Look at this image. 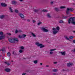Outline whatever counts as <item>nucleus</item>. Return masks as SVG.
<instances>
[{
  "instance_id": "obj_1",
  "label": "nucleus",
  "mask_w": 75,
  "mask_h": 75,
  "mask_svg": "<svg viewBox=\"0 0 75 75\" xmlns=\"http://www.w3.org/2000/svg\"><path fill=\"white\" fill-rule=\"evenodd\" d=\"M75 18H71L68 21V23L70 24V23H72L73 24L75 25Z\"/></svg>"
},
{
  "instance_id": "obj_2",
  "label": "nucleus",
  "mask_w": 75,
  "mask_h": 75,
  "mask_svg": "<svg viewBox=\"0 0 75 75\" xmlns=\"http://www.w3.org/2000/svg\"><path fill=\"white\" fill-rule=\"evenodd\" d=\"M19 41L18 39L17 38H14V39H9V41L10 42L12 43H14V42H18Z\"/></svg>"
},
{
  "instance_id": "obj_3",
  "label": "nucleus",
  "mask_w": 75,
  "mask_h": 75,
  "mask_svg": "<svg viewBox=\"0 0 75 75\" xmlns=\"http://www.w3.org/2000/svg\"><path fill=\"white\" fill-rule=\"evenodd\" d=\"M53 30V33L54 34H55L58 32L59 30V27L58 26H57L56 27V29L53 28H52Z\"/></svg>"
},
{
  "instance_id": "obj_4",
  "label": "nucleus",
  "mask_w": 75,
  "mask_h": 75,
  "mask_svg": "<svg viewBox=\"0 0 75 75\" xmlns=\"http://www.w3.org/2000/svg\"><path fill=\"white\" fill-rule=\"evenodd\" d=\"M35 45H36L38 47H40V48H42L43 47H44V45H42V44H40L38 42H36L35 43Z\"/></svg>"
},
{
  "instance_id": "obj_5",
  "label": "nucleus",
  "mask_w": 75,
  "mask_h": 75,
  "mask_svg": "<svg viewBox=\"0 0 75 75\" xmlns=\"http://www.w3.org/2000/svg\"><path fill=\"white\" fill-rule=\"evenodd\" d=\"M69 10H70V11H73V9L71 8H67V11H66V13H67V14H68L69 11Z\"/></svg>"
},
{
  "instance_id": "obj_6",
  "label": "nucleus",
  "mask_w": 75,
  "mask_h": 75,
  "mask_svg": "<svg viewBox=\"0 0 75 75\" xmlns=\"http://www.w3.org/2000/svg\"><path fill=\"white\" fill-rule=\"evenodd\" d=\"M56 50V49H50V54H52L54 53V52L53 51H55Z\"/></svg>"
},
{
  "instance_id": "obj_7",
  "label": "nucleus",
  "mask_w": 75,
  "mask_h": 75,
  "mask_svg": "<svg viewBox=\"0 0 75 75\" xmlns=\"http://www.w3.org/2000/svg\"><path fill=\"white\" fill-rule=\"evenodd\" d=\"M41 30L44 32H48V30L46 29L45 28H42Z\"/></svg>"
},
{
  "instance_id": "obj_8",
  "label": "nucleus",
  "mask_w": 75,
  "mask_h": 75,
  "mask_svg": "<svg viewBox=\"0 0 75 75\" xmlns=\"http://www.w3.org/2000/svg\"><path fill=\"white\" fill-rule=\"evenodd\" d=\"M67 67H71L72 65H74V64L70 62L67 64Z\"/></svg>"
},
{
  "instance_id": "obj_9",
  "label": "nucleus",
  "mask_w": 75,
  "mask_h": 75,
  "mask_svg": "<svg viewBox=\"0 0 75 75\" xmlns=\"http://www.w3.org/2000/svg\"><path fill=\"white\" fill-rule=\"evenodd\" d=\"M5 71L7 72H10L11 71V69L9 68H6L5 69Z\"/></svg>"
},
{
  "instance_id": "obj_10",
  "label": "nucleus",
  "mask_w": 75,
  "mask_h": 75,
  "mask_svg": "<svg viewBox=\"0 0 75 75\" xmlns=\"http://www.w3.org/2000/svg\"><path fill=\"white\" fill-rule=\"evenodd\" d=\"M19 15L22 18H24V16L22 13H20L19 14Z\"/></svg>"
},
{
  "instance_id": "obj_11",
  "label": "nucleus",
  "mask_w": 75,
  "mask_h": 75,
  "mask_svg": "<svg viewBox=\"0 0 75 75\" xmlns=\"http://www.w3.org/2000/svg\"><path fill=\"white\" fill-rule=\"evenodd\" d=\"M1 5L2 6H3V7H6V6H7V4L5 3H1Z\"/></svg>"
},
{
  "instance_id": "obj_12",
  "label": "nucleus",
  "mask_w": 75,
  "mask_h": 75,
  "mask_svg": "<svg viewBox=\"0 0 75 75\" xmlns=\"http://www.w3.org/2000/svg\"><path fill=\"white\" fill-rule=\"evenodd\" d=\"M5 38V36L4 35H2L0 36V40H1L3 39H4Z\"/></svg>"
},
{
  "instance_id": "obj_13",
  "label": "nucleus",
  "mask_w": 75,
  "mask_h": 75,
  "mask_svg": "<svg viewBox=\"0 0 75 75\" xmlns=\"http://www.w3.org/2000/svg\"><path fill=\"white\" fill-rule=\"evenodd\" d=\"M31 34L32 35V36H33L34 37H36V35L33 33H31Z\"/></svg>"
},
{
  "instance_id": "obj_14",
  "label": "nucleus",
  "mask_w": 75,
  "mask_h": 75,
  "mask_svg": "<svg viewBox=\"0 0 75 75\" xmlns=\"http://www.w3.org/2000/svg\"><path fill=\"white\" fill-rule=\"evenodd\" d=\"M64 38L66 40H69V38H68V37L67 36H65Z\"/></svg>"
},
{
  "instance_id": "obj_15",
  "label": "nucleus",
  "mask_w": 75,
  "mask_h": 75,
  "mask_svg": "<svg viewBox=\"0 0 75 75\" xmlns=\"http://www.w3.org/2000/svg\"><path fill=\"white\" fill-rule=\"evenodd\" d=\"M18 37L19 38H23L22 36L21 35H18Z\"/></svg>"
},
{
  "instance_id": "obj_16",
  "label": "nucleus",
  "mask_w": 75,
  "mask_h": 75,
  "mask_svg": "<svg viewBox=\"0 0 75 75\" xmlns=\"http://www.w3.org/2000/svg\"><path fill=\"white\" fill-rule=\"evenodd\" d=\"M61 54H62V55H65V52H61Z\"/></svg>"
},
{
  "instance_id": "obj_17",
  "label": "nucleus",
  "mask_w": 75,
  "mask_h": 75,
  "mask_svg": "<svg viewBox=\"0 0 75 75\" xmlns=\"http://www.w3.org/2000/svg\"><path fill=\"white\" fill-rule=\"evenodd\" d=\"M5 64H6V65H8V66L10 65V63H9L7 62H5Z\"/></svg>"
},
{
  "instance_id": "obj_18",
  "label": "nucleus",
  "mask_w": 75,
  "mask_h": 75,
  "mask_svg": "<svg viewBox=\"0 0 75 75\" xmlns=\"http://www.w3.org/2000/svg\"><path fill=\"white\" fill-rule=\"evenodd\" d=\"M22 38H25L26 36H27V35H25V34H23L22 35Z\"/></svg>"
},
{
  "instance_id": "obj_19",
  "label": "nucleus",
  "mask_w": 75,
  "mask_h": 75,
  "mask_svg": "<svg viewBox=\"0 0 75 75\" xmlns=\"http://www.w3.org/2000/svg\"><path fill=\"white\" fill-rule=\"evenodd\" d=\"M74 38V37L73 36H70L69 37V39H70L71 40H72Z\"/></svg>"
},
{
  "instance_id": "obj_20",
  "label": "nucleus",
  "mask_w": 75,
  "mask_h": 75,
  "mask_svg": "<svg viewBox=\"0 0 75 75\" xmlns=\"http://www.w3.org/2000/svg\"><path fill=\"white\" fill-rule=\"evenodd\" d=\"M9 9L10 10V11L11 12V13H13V11L12 10V9H11V8L9 7Z\"/></svg>"
},
{
  "instance_id": "obj_21",
  "label": "nucleus",
  "mask_w": 75,
  "mask_h": 75,
  "mask_svg": "<svg viewBox=\"0 0 75 75\" xmlns=\"http://www.w3.org/2000/svg\"><path fill=\"white\" fill-rule=\"evenodd\" d=\"M47 17L49 18H50V17H51V16H50V14L49 13L47 14Z\"/></svg>"
},
{
  "instance_id": "obj_22",
  "label": "nucleus",
  "mask_w": 75,
  "mask_h": 75,
  "mask_svg": "<svg viewBox=\"0 0 75 75\" xmlns=\"http://www.w3.org/2000/svg\"><path fill=\"white\" fill-rule=\"evenodd\" d=\"M7 55L8 56V57H10V56L11 55V54H10V53L8 52L7 53Z\"/></svg>"
},
{
  "instance_id": "obj_23",
  "label": "nucleus",
  "mask_w": 75,
  "mask_h": 75,
  "mask_svg": "<svg viewBox=\"0 0 75 75\" xmlns=\"http://www.w3.org/2000/svg\"><path fill=\"white\" fill-rule=\"evenodd\" d=\"M19 52L20 53H22V52H23V50H19Z\"/></svg>"
},
{
  "instance_id": "obj_24",
  "label": "nucleus",
  "mask_w": 75,
  "mask_h": 75,
  "mask_svg": "<svg viewBox=\"0 0 75 75\" xmlns=\"http://www.w3.org/2000/svg\"><path fill=\"white\" fill-rule=\"evenodd\" d=\"M53 72H57V71H58V70L57 69H54L53 70Z\"/></svg>"
},
{
  "instance_id": "obj_25",
  "label": "nucleus",
  "mask_w": 75,
  "mask_h": 75,
  "mask_svg": "<svg viewBox=\"0 0 75 75\" xmlns=\"http://www.w3.org/2000/svg\"><path fill=\"white\" fill-rule=\"evenodd\" d=\"M20 48L21 49V50H24V47L23 46H21L20 47Z\"/></svg>"
},
{
  "instance_id": "obj_26",
  "label": "nucleus",
  "mask_w": 75,
  "mask_h": 75,
  "mask_svg": "<svg viewBox=\"0 0 75 75\" xmlns=\"http://www.w3.org/2000/svg\"><path fill=\"white\" fill-rule=\"evenodd\" d=\"M3 35V32H0V35Z\"/></svg>"
},
{
  "instance_id": "obj_27",
  "label": "nucleus",
  "mask_w": 75,
  "mask_h": 75,
  "mask_svg": "<svg viewBox=\"0 0 75 75\" xmlns=\"http://www.w3.org/2000/svg\"><path fill=\"white\" fill-rule=\"evenodd\" d=\"M42 11H43V12H47V11H48V10L46 9H44Z\"/></svg>"
},
{
  "instance_id": "obj_28",
  "label": "nucleus",
  "mask_w": 75,
  "mask_h": 75,
  "mask_svg": "<svg viewBox=\"0 0 75 75\" xmlns=\"http://www.w3.org/2000/svg\"><path fill=\"white\" fill-rule=\"evenodd\" d=\"M42 24V23L41 22H40L38 23V25H40V24Z\"/></svg>"
},
{
  "instance_id": "obj_29",
  "label": "nucleus",
  "mask_w": 75,
  "mask_h": 75,
  "mask_svg": "<svg viewBox=\"0 0 75 75\" xmlns=\"http://www.w3.org/2000/svg\"><path fill=\"white\" fill-rule=\"evenodd\" d=\"M4 17V16H0V18L2 19V18H3Z\"/></svg>"
},
{
  "instance_id": "obj_30",
  "label": "nucleus",
  "mask_w": 75,
  "mask_h": 75,
  "mask_svg": "<svg viewBox=\"0 0 75 75\" xmlns=\"http://www.w3.org/2000/svg\"><path fill=\"white\" fill-rule=\"evenodd\" d=\"M15 11L16 13H18V10L17 9H16L15 10Z\"/></svg>"
},
{
  "instance_id": "obj_31",
  "label": "nucleus",
  "mask_w": 75,
  "mask_h": 75,
  "mask_svg": "<svg viewBox=\"0 0 75 75\" xmlns=\"http://www.w3.org/2000/svg\"><path fill=\"white\" fill-rule=\"evenodd\" d=\"M59 23H63L64 21H60L59 22Z\"/></svg>"
},
{
  "instance_id": "obj_32",
  "label": "nucleus",
  "mask_w": 75,
  "mask_h": 75,
  "mask_svg": "<svg viewBox=\"0 0 75 75\" xmlns=\"http://www.w3.org/2000/svg\"><path fill=\"white\" fill-rule=\"evenodd\" d=\"M38 61L37 60H35L34 61V62L35 64H37V62H38Z\"/></svg>"
},
{
  "instance_id": "obj_33",
  "label": "nucleus",
  "mask_w": 75,
  "mask_h": 75,
  "mask_svg": "<svg viewBox=\"0 0 75 75\" xmlns=\"http://www.w3.org/2000/svg\"><path fill=\"white\" fill-rule=\"evenodd\" d=\"M65 8V6H60V8Z\"/></svg>"
},
{
  "instance_id": "obj_34",
  "label": "nucleus",
  "mask_w": 75,
  "mask_h": 75,
  "mask_svg": "<svg viewBox=\"0 0 75 75\" xmlns=\"http://www.w3.org/2000/svg\"><path fill=\"white\" fill-rule=\"evenodd\" d=\"M12 4H16V1H12Z\"/></svg>"
},
{
  "instance_id": "obj_35",
  "label": "nucleus",
  "mask_w": 75,
  "mask_h": 75,
  "mask_svg": "<svg viewBox=\"0 0 75 75\" xmlns=\"http://www.w3.org/2000/svg\"><path fill=\"white\" fill-rule=\"evenodd\" d=\"M7 34H8V35H11V34L10 33H7Z\"/></svg>"
},
{
  "instance_id": "obj_36",
  "label": "nucleus",
  "mask_w": 75,
  "mask_h": 75,
  "mask_svg": "<svg viewBox=\"0 0 75 75\" xmlns=\"http://www.w3.org/2000/svg\"><path fill=\"white\" fill-rule=\"evenodd\" d=\"M18 30H16V31H15V33H18Z\"/></svg>"
},
{
  "instance_id": "obj_37",
  "label": "nucleus",
  "mask_w": 75,
  "mask_h": 75,
  "mask_svg": "<svg viewBox=\"0 0 75 75\" xmlns=\"http://www.w3.org/2000/svg\"><path fill=\"white\" fill-rule=\"evenodd\" d=\"M18 32H19V33H21V32H22V31L21 30H18Z\"/></svg>"
},
{
  "instance_id": "obj_38",
  "label": "nucleus",
  "mask_w": 75,
  "mask_h": 75,
  "mask_svg": "<svg viewBox=\"0 0 75 75\" xmlns=\"http://www.w3.org/2000/svg\"><path fill=\"white\" fill-rule=\"evenodd\" d=\"M55 10L56 11H58V9L57 8H55Z\"/></svg>"
},
{
  "instance_id": "obj_39",
  "label": "nucleus",
  "mask_w": 75,
  "mask_h": 75,
  "mask_svg": "<svg viewBox=\"0 0 75 75\" xmlns=\"http://www.w3.org/2000/svg\"><path fill=\"white\" fill-rule=\"evenodd\" d=\"M33 23H35V22H36L34 20H33Z\"/></svg>"
},
{
  "instance_id": "obj_40",
  "label": "nucleus",
  "mask_w": 75,
  "mask_h": 75,
  "mask_svg": "<svg viewBox=\"0 0 75 75\" xmlns=\"http://www.w3.org/2000/svg\"><path fill=\"white\" fill-rule=\"evenodd\" d=\"M27 21L28 22H30V19H28Z\"/></svg>"
},
{
  "instance_id": "obj_41",
  "label": "nucleus",
  "mask_w": 75,
  "mask_h": 75,
  "mask_svg": "<svg viewBox=\"0 0 75 75\" xmlns=\"http://www.w3.org/2000/svg\"><path fill=\"white\" fill-rule=\"evenodd\" d=\"M53 75H57V73H53Z\"/></svg>"
},
{
  "instance_id": "obj_42",
  "label": "nucleus",
  "mask_w": 75,
  "mask_h": 75,
  "mask_svg": "<svg viewBox=\"0 0 75 75\" xmlns=\"http://www.w3.org/2000/svg\"><path fill=\"white\" fill-rule=\"evenodd\" d=\"M67 17H68V16H64V18H67Z\"/></svg>"
},
{
  "instance_id": "obj_43",
  "label": "nucleus",
  "mask_w": 75,
  "mask_h": 75,
  "mask_svg": "<svg viewBox=\"0 0 75 75\" xmlns=\"http://www.w3.org/2000/svg\"><path fill=\"white\" fill-rule=\"evenodd\" d=\"M25 74H26L25 73H23L22 74V75H25Z\"/></svg>"
},
{
  "instance_id": "obj_44",
  "label": "nucleus",
  "mask_w": 75,
  "mask_h": 75,
  "mask_svg": "<svg viewBox=\"0 0 75 75\" xmlns=\"http://www.w3.org/2000/svg\"><path fill=\"white\" fill-rule=\"evenodd\" d=\"M40 65H42V63H40Z\"/></svg>"
},
{
  "instance_id": "obj_45",
  "label": "nucleus",
  "mask_w": 75,
  "mask_h": 75,
  "mask_svg": "<svg viewBox=\"0 0 75 75\" xmlns=\"http://www.w3.org/2000/svg\"><path fill=\"white\" fill-rule=\"evenodd\" d=\"M73 42L74 43H75V40H74Z\"/></svg>"
},
{
  "instance_id": "obj_46",
  "label": "nucleus",
  "mask_w": 75,
  "mask_h": 75,
  "mask_svg": "<svg viewBox=\"0 0 75 75\" xmlns=\"http://www.w3.org/2000/svg\"><path fill=\"white\" fill-rule=\"evenodd\" d=\"M73 52H75V49H74V50L73 51Z\"/></svg>"
},
{
  "instance_id": "obj_47",
  "label": "nucleus",
  "mask_w": 75,
  "mask_h": 75,
  "mask_svg": "<svg viewBox=\"0 0 75 75\" xmlns=\"http://www.w3.org/2000/svg\"><path fill=\"white\" fill-rule=\"evenodd\" d=\"M57 62H54V64H57Z\"/></svg>"
},
{
  "instance_id": "obj_48",
  "label": "nucleus",
  "mask_w": 75,
  "mask_h": 75,
  "mask_svg": "<svg viewBox=\"0 0 75 75\" xmlns=\"http://www.w3.org/2000/svg\"><path fill=\"white\" fill-rule=\"evenodd\" d=\"M49 67V65H46V67Z\"/></svg>"
},
{
  "instance_id": "obj_49",
  "label": "nucleus",
  "mask_w": 75,
  "mask_h": 75,
  "mask_svg": "<svg viewBox=\"0 0 75 75\" xmlns=\"http://www.w3.org/2000/svg\"><path fill=\"white\" fill-rule=\"evenodd\" d=\"M51 4H52V3H53V1L51 2Z\"/></svg>"
},
{
  "instance_id": "obj_50",
  "label": "nucleus",
  "mask_w": 75,
  "mask_h": 75,
  "mask_svg": "<svg viewBox=\"0 0 75 75\" xmlns=\"http://www.w3.org/2000/svg\"><path fill=\"white\" fill-rule=\"evenodd\" d=\"M19 1H23V0H19Z\"/></svg>"
},
{
  "instance_id": "obj_51",
  "label": "nucleus",
  "mask_w": 75,
  "mask_h": 75,
  "mask_svg": "<svg viewBox=\"0 0 75 75\" xmlns=\"http://www.w3.org/2000/svg\"><path fill=\"white\" fill-rule=\"evenodd\" d=\"M11 62H13V60H12Z\"/></svg>"
},
{
  "instance_id": "obj_52",
  "label": "nucleus",
  "mask_w": 75,
  "mask_h": 75,
  "mask_svg": "<svg viewBox=\"0 0 75 75\" xmlns=\"http://www.w3.org/2000/svg\"><path fill=\"white\" fill-rule=\"evenodd\" d=\"M0 51H3L2 50H0Z\"/></svg>"
},
{
  "instance_id": "obj_53",
  "label": "nucleus",
  "mask_w": 75,
  "mask_h": 75,
  "mask_svg": "<svg viewBox=\"0 0 75 75\" xmlns=\"http://www.w3.org/2000/svg\"><path fill=\"white\" fill-rule=\"evenodd\" d=\"M14 52H13V54H14Z\"/></svg>"
}]
</instances>
